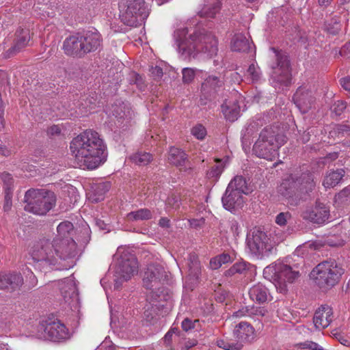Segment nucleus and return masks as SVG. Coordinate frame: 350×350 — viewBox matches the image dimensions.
<instances>
[{
	"label": "nucleus",
	"instance_id": "obj_1",
	"mask_svg": "<svg viewBox=\"0 0 350 350\" xmlns=\"http://www.w3.org/2000/svg\"><path fill=\"white\" fill-rule=\"evenodd\" d=\"M70 150L80 168L94 170L107 159L103 140L97 132L90 129L73 138L70 144Z\"/></svg>",
	"mask_w": 350,
	"mask_h": 350
},
{
	"label": "nucleus",
	"instance_id": "obj_2",
	"mask_svg": "<svg viewBox=\"0 0 350 350\" xmlns=\"http://www.w3.org/2000/svg\"><path fill=\"white\" fill-rule=\"evenodd\" d=\"M76 243L73 239H40L31 246L29 254L33 265L44 269L59 264L62 260L73 258L76 254Z\"/></svg>",
	"mask_w": 350,
	"mask_h": 350
},
{
	"label": "nucleus",
	"instance_id": "obj_3",
	"mask_svg": "<svg viewBox=\"0 0 350 350\" xmlns=\"http://www.w3.org/2000/svg\"><path fill=\"white\" fill-rule=\"evenodd\" d=\"M174 37L177 51L183 58L194 57L200 53L212 57L218 51L215 37L205 30L189 33L187 28H180L174 32Z\"/></svg>",
	"mask_w": 350,
	"mask_h": 350
},
{
	"label": "nucleus",
	"instance_id": "obj_4",
	"mask_svg": "<svg viewBox=\"0 0 350 350\" xmlns=\"http://www.w3.org/2000/svg\"><path fill=\"white\" fill-rule=\"evenodd\" d=\"M285 142V136L279 133L278 128L266 127L255 142L253 152L259 158L272 161L278 155L279 148Z\"/></svg>",
	"mask_w": 350,
	"mask_h": 350
},
{
	"label": "nucleus",
	"instance_id": "obj_5",
	"mask_svg": "<svg viewBox=\"0 0 350 350\" xmlns=\"http://www.w3.org/2000/svg\"><path fill=\"white\" fill-rule=\"evenodd\" d=\"M25 210L37 215H45L56 204L54 192L46 189H30L25 192Z\"/></svg>",
	"mask_w": 350,
	"mask_h": 350
},
{
	"label": "nucleus",
	"instance_id": "obj_6",
	"mask_svg": "<svg viewBox=\"0 0 350 350\" xmlns=\"http://www.w3.org/2000/svg\"><path fill=\"white\" fill-rule=\"evenodd\" d=\"M265 278L275 283L280 293L286 291V283H293L299 277V271L295 266L277 261L267 266L263 271Z\"/></svg>",
	"mask_w": 350,
	"mask_h": 350
},
{
	"label": "nucleus",
	"instance_id": "obj_7",
	"mask_svg": "<svg viewBox=\"0 0 350 350\" xmlns=\"http://www.w3.org/2000/svg\"><path fill=\"white\" fill-rule=\"evenodd\" d=\"M343 273L335 261H324L312 269L310 278L320 288H329L338 283Z\"/></svg>",
	"mask_w": 350,
	"mask_h": 350
},
{
	"label": "nucleus",
	"instance_id": "obj_8",
	"mask_svg": "<svg viewBox=\"0 0 350 350\" xmlns=\"http://www.w3.org/2000/svg\"><path fill=\"white\" fill-rule=\"evenodd\" d=\"M120 7L121 20L128 26H137L149 14V10L144 0H122Z\"/></svg>",
	"mask_w": 350,
	"mask_h": 350
},
{
	"label": "nucleus",
	"instance_id": "obj_9",
	"mask_svg": "<svg viewBox=\"0 0 350 350\" xmlns=\"http://www.w3.org/2000/svg\"><path fill=\"white\" fill-rule=\"evenodd\" d=\"M271 51L273 53L271 57L275 60L271 64V68L273 70L271 79L273 86L275 88H280L283 85L287 86L291 80L288 58L275 48H271Z\"/></svg>",
	"mask_w": 350,
	"mask_h": 350
},
{
	"label": "nucleus",
	"instance_id": "obj_10",
	"mask_svg": "<svg viewBox=\"0 0 350 350\" xmlns=\"http://www.w3.org/2000/svg\"><path fill=\"white\" fill-rule=\"evenodd\" d=\"M247 246L251 253L262 258L271 254L273 245L265 232L258 228H254L247 235Z\"/></svg>",
	"mask_w": 350,
	"mask_h": 350
},
{
	"label": "nucleus",
	"instance_id": "obj_11",
	"mask_svg": "<svg viewBox=\"0 0 350 350\" xmlns=\"http://www.w3.org/2000/svg\"><path fill=\"white\" fill-rule=\"evenodd\" d=\"M234 336L237 342H230L224 340H218L217 346L225 350H240L243 343L252 341L254 338V329L252 325L246 322H241L234 329Z\"/></svg>",
	"mask_w": 350,
	"mask_h": 350
},
{
	"label": "nucleus",
	"instance_id": "obj_12",
	"mask_svg": "<svg viewBox=\"0 0 350 350\" xmlns=\"http://www.w3.org/2000/svg\"><path fill=\"white\" fill-rule=\"evenodd\" d=\"M314 183L308 174L303 176L301 182L300 180H294L292 176L282 180L280 186L278 187V192L288 200V204L292 206L298 204L299 201L294 198L295 189L297 186L301 185L303 188L312 189L314 187Z\"/></svg>",
	"mask_w": 350,
	"mask_h": 350
},
{
	"label": "nucleus",
	"instance_id": "obj_13",
	"mask_svg": "<svg viewBox=\"0 0 350 350\" xmlns=\"http://www.w3.org/2000/svg\"><path fill=\"white\" fill-rule=\"evenodd\" d=\"M118 262L116 268L117 276L123 280L131 279L138 271V262L136 257L129 251L118 249Z\"/></svg>",
	"mask_w": 350,
	"mask_h": 350
},
{
	"label": "nucleus",
	"instance_id": "obj_14",
	"mask_svg": "<svg viewBox=\"0 0 350 350\" xmlns=\"http://www.w3.org/2000/svg\"><path fill=\"white\" fill-rule=\"evenodd\" d=\"M40 330L44 332V337L54 342L64 341L71 336L69 329L59 320L42 323Z\"/></svg>",
	"mask_w": 350,
	"mask_h": 350
},
{
	"label": "nucleus",
	"instance_id": "obj_15",
	"mask_svg": "<svg viewBox=\"0 0 350 350\" xmlns=\"http://www.w3.org/2000/svg\"><path fill=\"white\" fill-rule=\"evenodd\" d=\"M301 217L315 224H323L329 216V209L324 204L317 201L314 206L308 207L302 211Z\"/></svg>",
	"mask_w": 350,
	"mask_h": 350
},
{
	"label": "nucleus",
	"instance_id": "obj_16",
	"mask_svg": "<svg viewBox=\"0 0 350 350\" xmlns=\"http://www.w3.org/2000/svg\"><path fill=\"white\" fill-rule=\"evenodd\" d=\"M166 277L167 273L163 266L150 265L144 273V285L146 288H156L160 282L165 280Z\"/></svg>",
	"mask_w": 350,
	"mask_h": 350
},
{
	"label": "nucleus",
	"instance_id": "obj_17",
	"mask_svg": "<svg viewBox=\"0 0 350 350\" xmlns=\"http://www.w3.org/2000/svg\"><path fill=\"white\" fill-rule=\"evenodd\" d=\"M81 36L74 35L65 39L63 43L64 53L70 56L81 57L85 53Z\"/></svg>",
	"mask_w": 350,
	"mask_h": 350
},
{
	"label": "nucleus",
	"instance_id": "obj_18",
	"mask_svg": "<svg viewBox=\"0 0 350 350\" xmlns=\"http://www.w3.org/2000/svg\"><path fill=\"white\" fill-rule=\"evenodd\" d=\"M16 38L13 46L8 50L7 57H10L19 53L25 48L30 41V31L28 29H18L16 30Z\"/></svg>",
	"mask_w": 350,
	"mask_h": 350
},
{
	"label": "nucleus",
	"instance_id": "obj_19",
	"mask_svg": "<svg viewBox=\"0 0 350 350\" xmlns=\"http://www.w3.org/2000/svg\"><path fill=\"white\" fill-rule=\"evenodd\" d=\"M333 312L331 307L325 305L319 308L314 315L313 323L317 329L327 327L332 321Z\"/></svg>",
	"mask_w": 350,
	"mask_h": 350
},
{
	"label": "nucleus",
	"instance_id": "obj_20",
	"mask_svg": "<svg viewBox=\"0 0 350 350\" xmlns=\"http://www.w3.org/2000/svg\"><path fill=\"white\" fill-rule=\"evenodd\" d=\"M293 100L296 106L302 113H306L314 103L312 92L306 88L301 87L295 92Z\"/></svg>",
	"mask_w": 350,
	"mask_h": 350
},
{
	"label": "nucleus",
	"instance_id": "obj_21",
	"mask_svg": "<svg viewBox=\"0 0 350 350\" xmlns=\"http://www.w3.org/2000/svg\"><path fill=\"white\" fill-rule=\"evenodd\" d=\"M221 200L224 207L230 211L240 207L243 202L242 195L239 193V191H233L228 187Z\"/></svg>",
	"mask_w": 350,
	"mask_h": 350
},
{
	"label": "nucleus",
	"instance_id": "obj_22",
	"mask_svg": "<svg viewBox=\"0 0 350 350\" xmlns=\"http://www.w3.org/2000/svg\"><path fill=\"white\" fill-rule=\"evenodd\" d=\"M60 290L64 301L68 304L78 301L77 286L73 279L67 278L60 284Z\"/></svg>",
	"mask_w": 350,
	"mask_h": 350
},
{
	"label": "nucleus",
	"instance_id": "obj_23",
	"mask_svg": "<svg viewBox=\"0 0 350 350\" xmlns=\"http://www.w3.org/2000/svg\"><path fill=\"white\" fill-rule=\"evenodd\" d=\"M81 37L83 39L85 53L96 50L101 44V36L96 31H89L84 36H81Z\"/></svg>",
	"mask_w": 350,
	"mask_h": 350
},
{
	"label": "nucleus",
	"instance_id": "obj_24",
	"mask_svg": "<svg viewBox=\"0 0 350 350\" xmlns=\"http://www.w3.org/2000/svg\"><path fill=\"white\" fill-rule=\"evenodd\" d=\"M249 295L252 300L258 304H263L271 297L269 290L261 283L253 285L249 290Z\"/></svg>",
	"mask_w": 350,
	"mask_h": 350
},
{
	"label": "nucleus",
	"instance_id": "obj_25",
	"mask_svg": "<svg viewBox=\"0 0 350 350\" xmlns=\"http://www.w3.org/2000/svg\"><path fill=\"white\" fill-rule=\"evenodd\" d=\"M23 283V279L19 273H0V289L10 286L12 289L21 286Z\"/></svg>",
	"mask_w": 350,
	"mask_h": 350
},
{
	"label": "nucleus",
	"instance_id": "obj_26",
	"mask_svg": "<svg viewBox=\"0 0 350 350\" xmlns=\"http://www.w3.org/2000/svg\"><path fill=\"white\" fill-rule=\"evenodd\" d=\"M221 109L225 118L230 122L235 121L239 116L240 107L237 100L226 101Z\"/></svg>",
	"mask_w": 350,
	"mask_h": 350
},
{
	"label": "nucleus",
	"instance_id": "obj_27",
	"mask_svg": "<svg viewBox=\"0 0 350 350\" xmlns=\"http://www.w3.org/2000/svg\"><path fill=\"white\" fill-rule=\"evenodd\" d=\"M251 48L249 38L243 33L235 34L231 42V49L239 52H247Z\"/></svg>",
	"mask_w": 350,
	"mask_h": 350
},
{
	"label": "nucleus",
	"instance_id": "obj_28",
	"mask_svg": "<svg viewBox=\"0 0 350 350\" xmlns=\"http://www.w3.org/2000/svg\"><path fill=\"white\" fill-rule=\"evenodd\" d=\"M267 310L264 307L251 306L245 307L235 312L233 316L235 317H262L266 315Z\"/></svg>",
	"mask_w": 350,
	"mask_h": 350
},
{
	"label": "nucleus",
	"instance_id": "obj_29",
	"mask_svg": "<svg viewBox=\"0 0 350 350\" xmlns=\"http://www.w3.org/2000/svg\"><path fill=\"white\" fill-rule=\"evenodd\" d=\"M222 83V81L217 77L208 76L202 84L201 92L204 96L211 95L216 91L217 88L221 87Z\"/></svg>",
	"mask_w": 350,
	"mask_h": 350
},
{
	"label": "nucleus",
	"instance_id": "obj_30",
	"mask_svg": "<svg viewBox=\"0 0 350 350\" xmlns=\"http://www.w3.org/2000/svg\"><path fill=\"white\" fill-rule=\"evenodd\" d=\"M221 8L220 0H206V3L199 12L201 17L213 18Z\"/></svg>",
	"mask_w": 350,
	"mask_h": 350
},
{
	"label": "nucleus",
	"instance_id": "obj_31",
	"mask_svg": "<svg viewBox=\"0 0 350 350\" xmlns=\"http://www.w3.org/2000/svg\"><path fill=\"white\" fill-rule=\"evenodd\" d=\"M228 188L233 191H239V193L247 194L250 192V189L247 185V180L241 176H237L228 184Z\"/></svg>",
	"mask_w": 350,
	"mask_h": 350
},
{
	"label": "nucleus",
	"instance_id": "obj_32",
	"mask_svg": "<svg viewBox=\"0 0 350 350\" xmlns=\"http://www.w3.org/2000/svg\"><path fill=\"white\" fill-rule=\"evenodd\" d=\"M167 159L170 163L176 166H181L185 163L187 156L181 149L172 147L170 149Z\"/></svg>",
	"mask_w": 350,
	"mask_h": 350
},
{
	"label": "nucleus",
	"instance_id": "obj_33",
	"mask_svg": "<svg viewBox=\"0 0 350 350\" xmlns=\"http://www.w3.org/2000/svg\"><path fill=\"white\" fill-rule=\"evenodd\" d=\"M345 175V171L342 169L328 172L323 180V185L325 188H331L337 185Z\"/></svg>",
	"mask_w": 350,
	"mask_h": 350
},
{
	"label": "nucleus",
	"instance_id": "obj_34",
	"mask_svg": "<svg viewBox=\"0 0 350 350\" xmlns=\"http://www.w3.org/2000/svg\"><path fill=\"white\" fill-rule=\"evenodd\" d=\"M152 213L150 209L143 208L129 213L126 215V219L129 221H144L152 219Z\"/></svg>",
	"mask_w": 350,
	"mask_h": 350
},
{
	"label": "nucleus",
	"instance_id": "obj_35",
	"mask_svg": "<svg viewBox=\"0 0 350 350\" xmlns=\"http://www.w3.org/2000/svg\"><path fill=\"white\" fill-rule=\"evenodd\" d=\"M111 113L113 116L119 118H131L132 114L129 104L124 102L113 105L111 106Z\"/></svg>",
	"mask_w": 350,
	"mask_h": 350
},
{
	"label": "nucleus",
	"instance_id": "obj_36",
	"mask_svg": "<svg viewBox=\"0 0 350 350\" xmlns=\"http://www.w3.org/2000/svg\"><path fill=\"white\" fill-rule=\"evenodd\" d=\"M128 159L136 165H146L152 160V156L148 152H137L131 154Z\"/></svg>",
	"mask_w": 350,
	"mask_h": 350
},
{
	"label": "nucleus",
	"instance_id": "obj_37",
	"mask_svg": "<svg viewBox=\"0 0 350 350\" xmlns=\"http://www.w3.org/2000/svg\"><path fill=\"white\" fill-rule=\"evenodd\" d=\"M216 163L212 166L206 172L208 178L217 180L226 167V161L215 159Z\"/></svg>",
	"mask_w": 350,
	"mask_h": 350
},
{
	"label": "nucleus",
	"instance_id": "obj_38",
	"mask_svg": "<svg viewBox=\"0 0 350 350\" xmlns=\"http://www.w3.org/2000/svg\"><path fill=\"white\" fill-rule=\"evenodd\" d=\"M58 237L56 239H72L68 237V235L73 230V225L71 222L65 221L61 222L57 228Z\"/></svg>",
	"mask_w": 350,
	"mask_h": 350
},
{
	"label": "nucleus",
	"instance_id": "obj_39",
	"mask_svg": "<svg viewBox=\"0 0 350 350\" xmlns=\"http://www.w3.org/2000/svg\"><path fill=\"white\" fill-rule=\"evenodd\" d=\"M110 189V185L107 183H100L95 186L94 194L92 197V200L98 202L103 200V196Z\"/></svg>",
	"mask_w": 350,
	"mask_h": 350
},
{
	"label": "nucleus",
	"instance_id": "obj_40",
	"mask_svg": "<svg viewBox=\"0 0 350 350\" xmlns=\"http://www.w3.org/2000/svg\"><path fill=\"white\" fill-rule=\"evenodd\" d=\"M188 267L190 274L193 276H197L200 271L201 266L198 260V256L194 254H190L188 256Z\"/></svg>",
	"mask_w": 350,
	"mask_h": 350
},
{
	"label": "nucleus",
	"instance_id": "obj_41",
	"mask_svg": "<svg viewBox=\"0 0 350 350\" xmlns=\"http://www.w3.org/2000/svg\"><path fill=\"white\" fill-rule=\"evenodd\" d=\"M232 261L230 256L228 254H222L213 258L210 261V267L212 269H217L223 265Z\"/></svg>",
	"mask_w": 350,
	"mask_h": 350
},
{
	"label": "nucleus",
	"instance_id": "obj_42",
	"mask_svg": "<svg viewBox=\"0 0 350 350\" xmlns=\"http://www.w3.org/2000/svg\"><path fill=\"white\" fill-rule=\"evenodd\" d=\"M247 270V265L245 262H239L234 264L226 271V275L232 276L236 274H243Z\"/></svg>",
	"mask_w": 350,
	"mask_h": 350
},
{
	"label": "nucleus",
	"instance_id": "obj_43",
	"mask_svg": "<svg viewBox=\"0 0 350 350\" xmlns=\"http://www.w3.org/2000/svg\"><path fill=\"white\" fill-rule=\"evenodd\" d=\"M246 76L252 82L258 81L261 78V72L258 65L252 64L247 70Z\"/></svg>",
	"mask_w": 350,
	"mask_h": 350
},
{
	"label": "nucleus",
	"instance_id": "obj_44",
	"mask_svg": "<svg viewBox=\"0 0 350 350\" xmlns=\"http://www.w3.org/2000/svg\"><path fill=\"white\" fill-rule=\"evenodd\" d=\"M192 135L199 140H203L206 135L207 131L206 128L200 124H196L191 130Z\"/></svg>",
	"mask_w": 350,
	"mask_h": 350
},
{
	"label": "nucleus",
	"instance_id": "obj_45",
	"mask_svg": "<svg viewBox=\"0 0 350 350\" xmlns=\"http://www.w3.org/2000/svg\"><path fill=\"white\" fill-rule=\"evenodd\" d=\"M255 132L254 124H250L244 130L242 131V142L245 144L250 142V137Z\"/></svg>",
	"mask_w": 350,
	"mask_h": 350
},
{
	"label": "nucleus",
	"instance_id": "obj_46",
	"mask_svg": "<svg viewBox=\"0 0 350 350\" xmlns=\"http://www.w3.org/2000/svg\"><path fill=\"white\" fill-rule=\"evenodd\" d=\"M335 200L336 202L339 203H345L350 200V189L347 188L344 189L336 196Z\"/></svg>",
	"mask_w": 350,
	"mask_h": 350
},
{
	"label": "nucleus",
	"instance_id": "obj_47",
	"mask_svg": "<svg viewBox=\"0 0 350 350\" xmlns=\"http://www.w3.org/2000/svg\"><path fill=\"white\" fill-rule=\"evenodd\" d=\"M291 218V215L288 212H283L279 213L275 217V223L281 226H285L288 221Z\"/></svg>",
	"mask_w": 350,
	"mask_h": 350
},
{
	"label": "nucleus",
	"instance_id": "obj_48",
	"mask_svg": "<svg viewBox=\"0 0 350 350\" xmlns=\"http://www.w3.org/2000/svg\"><path fill=\"white\" fill-rule=\"evenodd\" d=\"M180 206L179 197L175 195L169 196L166 200L167 208H170L172 209H176Z\"/></svg>",
	"mask_w": 350,
	"mask_h": 350
},
{
	"label": "nucleus",
	"instance_id": "obj_49",
	"mask_svg": "<svg viewBox=\"0 0 350 350\" xmlns=\"http://www.w3.org/2000/svg\"><path fill=\"white\" fill-rule=\"evenodd\" d=\"M183 80L184 83H190L195 77V70L192 68H185L183 69Z\"/></svg>",
	"mask_w": 350,
	"mask_h": 350
},
{
	"label": "nucleus",
	"instance_id": "obj_50",
	"mask_svg": "<svg viewBox=\"0 0 350 350\" xmlns=\"http://www.w3.org/2000/svg\"><path fill=\"white\" fill-rule=\"evenodd\" d=\"M199 324L198 320H195L192 321L191 320L189 319H185L182 322V328L185 331H189L191 329H195L196 327V325Z\"/></svg>",
	"mask_w": 350,
	"mask_h": 350
},
{
	"label": "nucleus",
	"instance_id": "obj_51",
	"mask_svg": "<svg viewBox=\"0 0 350 350\" xmlns=\"http://www.w3.org/2000/svg\"><path fill=\"white\" fill-rule=\"evenodd\" d=\"M300 346L303 349H308L310 350H324L317 343L312 342V341H306L304 343L300 344Z\"/></svg>",
	"mask_w": 350,
	"mask_h": 350
},
{
	"label": "nucleus",
	"instance_id": "obj_52",
	"mask_svg": "<svg viewBox=\"0 0 350 350\" xmlns=\"http://www.w3.org/2000/svg\"><path fill=\"white\" fill-rule=\"evenodd\" d=\"M12 193L6 191L4 197L3 209L5 211H9L12 208Z\"/></svg>",
	"mask_w": 350,
	"mask_h": 350
},
{
	"label": "nucleus",
	"instance_id": "obj_53",
	"mask_svg": "<svg viewBox=\"0 0 350 350\" xmlns=\"http://www.w3.org/2000/svg\"><path fill=\"white\" fill-rule=\"evenodd\" d=\"M345 108V103L343 101L338 100L334 105V111L337 116H340Z\"/></svg>",
	"mask_w": 350,
	"mask_h": 350
},
{
	"label": "nucleus",
	"instance_id": "obj_54",
	"mask_svg": "<svg viewBox=\"0 0 350 350\" xmlns=\"http://www.w3.org/2000/svg\"><path fill=\"white\" fill-rule=\"evenodd\" d=\"M5 104L1 98V94L0 93V124L4 127L5 120L4 118Z\"/></svg>",
	"mask_w": 350,
	"mask_h": 350
},
{
	"label": "nucleus",
	"instance_id": "obj_55",
	"mask_svg": "<svg viewBox=\"0 0 350 350\" xmlns=\"http://www.w3.org/2000/svg\"><path fill=\"white\" fill-rule=\"evenodd\" d=\"M61 133V128L58 125H53L48 128L47 134L49 136H57Z\"/></svg>",
	"mask_w": 350,
	"mask_h": 350
},
{
	"label": "nucleus",
	"instance_id": "obj_56",
	"mask_svg": "<svg viewBox=\"0 0 350 350\" xmlns=\"http://www.w3.org/2000/svg\"><path fill=\"white\" fill-rule=\"evenodd\" d=\"M150 72L154 79H159L163 75V70L159 66L152 67L150 69Z\"/></svg>",
	"mask_w": 350,
	"mask_h": 350
},
{
	"label": "nucleus",
	"instance_id": "obj_57",
	"mask_svg": "<svg viewBox=\"0 0 350 350\" xmlns=\"http://www.w3.org/2000/svg\"><path fill=\"white\" fill-rule=\"evenodd\" d=\"M27 271V277L29 278L30 286L33 287L37 284V279L31 270Z\"/></svg>",
	"mask_w": 350,
	"mask_h": 350
},
{
	"label": "nucleus",
	"instance_id": "obj_58",
	"mask_svg": "<svg viewBox=\"0 0 350 350\" xmlns=\"http://www.w3.org/2000/svg\"><path fill=\"white\" fill-rule=\"evenodd\" d=\"M340 85L347 91H350V77H345L341 79Z\"/></svg>",
	"mask_w": 350,
	"mask_h": 350
},
{
	"label": "nucleus",
	"instance_id": "obj_59",
	"mask_svg": "<svg viewBox=\"0 0 350 350\" xmlns=\"http://www.w3.org/2000/svg\"><path fill=\"white\" fill-rule=\"evenodd\" d=\"M159 225L163 228H167L170 226V219L166 217H162L159 219Z\"/></svg>",
	"mask_w": 350,
	"mask_h": 350
},
{
	"label": "nucleus",
	"instance_id": "obj_60",
	"mask_svg": "<svg viewBox=\"0 0 350 350\" xmlns=\"http://www.w3.org/2000/svg\"><path fill=\"white\" fill-rule=\"evenodd\" d=\"M338 341L343 345L345 346H347V347H349L350 346V340H348L347 338H346L344 336H339L338 337H337Z\"/></svg>",
	"mask_w": 350,
	"mask_h": 350
},
{
	"label": "nucleus",
	"instance_id": "obj_61",
	"mask_svg": "<svg viewBox=\"0 0 350 350\" xmlns=\"http://www.w3.org/2000/svg\"><path fill=\"white\" fill-rule=\"evenodd\" d=\"M0 154L3 156L8 157L11 154V150L5 147L0 146Z\"/></svg>",
	"mask_w": 350,
	"mask_h": 350
},
{
	"label": "nucleus",
	"instance_id": "obj_62",
	"mask_svg": "<svg viewBox=\"0 0 350 350\" xmlns=\"http://www.w3.org/2000/svg\"><path fill=\"white\" fill-rule=\"evenodd\" d=\"M203 223H204V219H202L200 220L192 219L190 221V225L193 227L200 226Z\"/></svg>",
	"mask_w": 350,
	"mask_h": 350
},
{
	"label": "nucleus",
	"instance_id": "obj_63",
	"mask_svg": "<svg viewBox=\"0 0 350 350\" xmlns=\"http://www.w3.org/2000/svg\"><path fill=\"white\" fill-rule=\"evenodd\" d=\"M340 30V25L338 23H336V27H334L333 29H329L327 27V31L330 33H332V34H336L338 32V31Z\"/></svg>",
	"mask_w": 350,
	"mask_h": 350
},
{
	"label": "nucleus",
	"instance_id": "obj_64",
	"mask_svg": "<svg viewBox=\"0 0 350 350\" xmlns=\"http://www.w3.org/2000/svg\"><path fill=\"white\" fill-rule=\"evenodd\" d=\"M310 139V133L309 132H304L303 135H302V137H301V140L304 143H306L309 141Z\"/></svg>",
	"mask_w": 350,
	"mask_h": 350
}]
</instances>
